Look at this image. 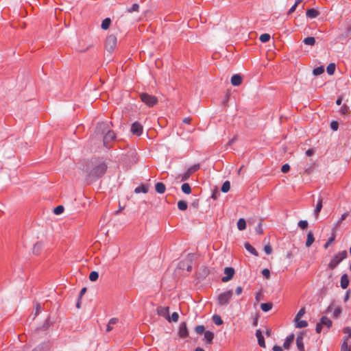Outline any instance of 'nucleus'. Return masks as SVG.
<instances>
[{
    "label": "nucleus",
    "instance_id": "1",
    "mask_svg": "<svg viewBox=\"0 0 351 351\" xmlns=\"http://www.w3.org/2000/svg\"><path fill=\"white\" fill-rule=\"evenodd\" d=\"M107 170V165L104 162L96 164L88 173V176L92 179H97L101 177Z\"/></svg>",
    "mask_w": 351,
    "mask_h": 351
},
{
    "label": "nucleus",
    "instance_id": "2",
    "mask_svg": "<svg viewBox=\"0 0 351 351\" xmlns=\"http://www.w3.org/2000/svg\"><path fill=\"white\" fill-rule=\"evenodd\" d=\"M332 326V321L327 317L323 316L317 324L315 330L317 333L326 332Z\"/></svg>",
    "mask_w": 351,
    "mask_h": 351
},
{
    "label": "nucleus",
    "instance_id": "3",
    "mask_svg": "<svg viewBox=\"0 0 351 351\" xmlns=\"http://www.w3.org/2000/svg\"><path fill=\"white\" fill-rule=\"evenodd\" d=\"M348 256V252L346 250H343L335 254L328 263V268L330 269H334L338 265Z\"/></svg>",
    "mask_w": 351,
    "mask_h": 351
},
{
    "label": "nucleus",
    "instance_id": "4",
    "mask_svg": "<svg viewBox=\"0 0 351 351\" xmlns=\"http://www.w3.org/2000/svg\"><path fill=\"white\" fill-rule=\"evenodd\" d=\"M233 295L232 290H228L220 293L217 297V302L219 306H227L231 300Z\"/></svg>",
    "mask_w": 351,
    "mask_h": 351
},
{
    "label": "nucleus",
    "instance_id": "5",
    "mask_svg": "<svg viewBox=\"0 0 351 351\" xmlns=\"http://www.w3.org/2000/svg\"><path fill=\"white\" fill-rule=\"evenodd\" d=\"M117 39L114 34L108 35L105 41L106 49L109 52L113 51L117 47Z\"/></svg>",
    "mask_w": 351,
    "mask_h": 351
},
{
    "label": "nucleus",
    "instance_id": "6",
    "mask_svg": "<svg viewBox=\"0 0 351 351\" xmlns=\"http://www.w3.org/2000/svg\"><path fill=\"white\" fill-rule=\"evenodd\" d=\"M140 97L141 101L149 107L154 106L158 102V99L155 96L147 93L141 94Z\"/></svg>",
    "mask_w": 351,
    "mask_h": 351
},
{
    "label": "nucleus",
    "instance_id": "7",
    "mask_svg": "<svg viewBox=\"0 0 351 351\" xmlns=\"http://www.w3.org/2000/svg\"><path fill=\"white\" fill-rule=\"evenodd\" d=\"M130 132L133 135L139 136L143 134V127L140 123L136 121L132 124Z\"/></svg>",
    "mask_w": 351,
    "mask_h": 351
},
{
    "label": "nucleus",
    "instance_id": "8",
    "mask_svg": "<svg viewBox=\"0 0 351 351\" xmlns=\"http://www.w3.org/2000/svg\"><path fill=\"white\" fill-rule=\"evenodd\" d=\"M116 138V134L112 130H108L104 137V145L106 147L108 148L109 143Z\"/></svg>",
    "mask_w": 351,
    "mask_h": 351
},
{
    "label": "nucleus",
    "instance_id": "9",
    "mask_svg": "<svg viewBox=\"0 0 351 351\" xmlns=\"http://www.w3.org/2000/svg\"><path fill=\"white\" fill-rule=\"evenodd\" d=\"M234 269L233 267H226L224 274H226L221 279L223 282H226L231 280L234 274Z\"/></svg>",
    "mask_w": 351,
    "mask_h": 351
},
{
    "label": "nucleus",
    "instance_id": "10",
    "mask_svg": "<svg viewBox=\"0 0 351 351\" xmlns=\"http://www.w3.org/2000/svg\"><path fill=\"white\" fill-rule=\"evenodd\" d=\"M156 311L159 316L163 317L166 319H169V308L168 306H158Z\"/></svg>",
    "mask_w": 351,
    "mask_h": 351
},
{
    "label": "nucleus",
    "instance_id": "11",
    "mask_svg": "<svg viewBox=\"0 0 351 351\" xmlns=\"http://www.w3.org/2000/svg\"><path fill=\"white\" fill-rule=\"evenodd\" d=\"M179 335L180 337H186L189 335L186 324L185 322H182L179 327Z\"/></svg>",
    "mask_w": 351,
    "mask_h": 351
},
{
    "label": "nucleus",
    "instance_id": "12",
    "mask_svg": "<svg viewBox=\"0 0 351 351\" xmlns=\"http://www.w3.org/2000/svg\"><path fill=\"white\" fill-rule=\"evenodd\" d=\"M303 335L300 334L296 338V346L299 351H304V345L303 341Z\"/></svg>",
    "mask_w": 351,
    "mask_h": 351
},
{
    "label": "nucleus",
    "instance_id": "13",
    "mask_svg": "<svg viewBox=\"0 0 351 351\" xmlns=\"http://www.w3.org/2000/svg\"><path fill=\"white\" fill-rule=\"evenodd\" d=\"M322 201H323V199L321 196L319 197L318 198V202H317V204L316 205V207L314 210V215H315V217L316 219L318 218V216H319V214L322 208Z\"/></svg>",
    "mask_w": 351,
    "mask_h": 351
},
{
    "label": "nucleus",
    "instance_id": "14",
    "mask_svg": "<svg viewBox=\"0 0 351 351\" xmlns=\"http://www.w3.org/2000/svg\"><path fill=\"white\" fill-rule=\"evenodd\" d=\"M231 83L233 86H239L242 83V77L239 74L233 75L231 77Z\"/></svg>",
    "mask_w": 351,
    "mask_h": 351
},
{
    "label": "nucleus",
    "instance_id": "15",
    "mask_svg": "<svg viewBox=\"0 0 351 351\" xmlns=\"http://www.w3.org/2000/svg\"><path fill=\"white\" fill-rule=\"evenodd\" d=\"M214 338V333L211 331L206 330L204 332V340L207 344H211Z\"/></svg>",
    "mask_w": 351,
    "mask_h": 351
},
{
    "label": "nucleus",
    "instance_id": "16",
    "mask_svg": "<svg viewBox=\"0 0 351 351\" xmlns=\"http://www.w3.org/2000/svg\"><path fill=\"white\" fill-rule=\"evenodd\" d=\"M256 336L258 339V345L261 346V347H263V348H265V340H264V337L262 335V332L260 330H257L256 331Z\"/></svg>",
    "mask_w": 351,
    "mask_h": 351
},
{
    "label": "nucleus",
    "instance_id": "17",
    "mask_svg": "<svg viewBox=\"0 0 351 351\" xmlns=\"http://www.w3.org/2000/svg\"><path fill=\"white\" fill-rule=\"evenodd\" d=\"M294 337H295L294 334H291L287 337V338L283 343L284 348L288 349L289 348L290 345L293 343V341L294 340Z\"/></svg>",
    "mask_w": 351,
    "mask_h": 351
},
{
    "label": "nucleus",
    "instance_id": "18",
    "mask_svg": "<svg viewBox=\"0 0 351 351\" xmlns=\"http://www.w3.org/2000/svg\"><path fill=\"white\" fill-rule=\"evenodd\" d=\"M341 287L342 289H345L348 287L349 285V279L347 274H343L341 277Z\"/></svg>",
    "mask_w": 351,
    "mask_h": 351
},
{
    "label": "nucleus",
    "instance_id": "19",
    "mask_svg": "<svg viewBox=\"0 0 351 351\" xmlns=\"http://www.w3.org/2000/svg\"><path fill=\"white\" fill-rule=\"evenodd\" d=\"M315 238L312 231H309L307 234V238L306 241V246L309 247L314 242Z\"/></svg>",
    "mask_w": 351,
    "mask_h": 351
},
{
    "label": "nucleus",
    "instance_id": "20",
    "mask_svg": "<svg viewBox=\"0 0 351 351\" xmlns=\"http://www.w3.org/2000/svg\"><path fill=\"white\" fill-rule=\"evenodd\" d=\"M155 190L157 193L162 194L165 192L166 186L162 182H157L155 185Z\"/></svg>",
    "mask_w": 351,
    "mask_h": 351
},
{
    "label": "nucleus",
    "instance_id": "21",
    "mask_svg": "<svg viewBox=\"0 0 351 351\" xmlns=\"http://www.w3.org/2000/svg\"><path fill=\"white\" fill-rule=\"evenodd\" d=\"M306 16L310 19H315L319 15V12L313 8L307 10L306 12Z\"/></svg>",
    "mask_w": 351,
    "mask_h": 351
},
{
    "label": "nucleus",
    "instance_id": "22",
    "mask_svg": "<svg viewBox=\"0 0 351 351\" xmlns=\"http://www.w3.org/2000/svg\"><path fill=\"white\" fill-rule=\"evenodd\" d=\"M118 322H119V319L117 318H111L109 320L108 324L107 325L106 331L107 332L111 331L113 329L112 326L114 324H117L118 323Z\"/></svg>",
    "mask_w": 351,
    "mask_h": 351
},
{
    "label": "nucleus",
    "instance_id": "23",
    "mask_svg": "<svg viewBox=\"0 0 351 351\" xmlns=\"http://www.w3.org/2000/svg\"><path fill=\"white\" fill-rule=\"evenodd\" d=\"M245 248L246 249L247 251H248L252 254H253L254 256H258V252L256 250V249L252 245H251L249 243H245Z\"/></svg>",
    "mask_w": 351,
    "mask_h": 351
},
{
    "label": "nucleus",
    "instance_id": "24",
    "mask_svg": "<svg viewBox=\"0 0 351 351\" xmlns=\"http://www.w3.org/2000/svg\"><path fill=\"white\" fill-rule=\"evenodd\" d=\"M295 326L298 328H306L308 326L306 321L294 319Z\"/></svg>",
    "mask_w": 351,
    "mask_h": 351
},
{
    "label": "nucleus",
    "instance_id": "25",
    "mask_svg": "<svg viewBox=\"0 0 351 351\" xmlns=\"http://www.w3.org/2000/svg\"><path fill=\"white\" fill-rule=\"evenodd\" d=\"M272 306L273 304L271 302L262 303L261 304V308L264 312H268L271 309Z\"/></svg>",
    "mask_w": 351,
    "mask_h": 351
},
{
    "label": "nucleus",
    "instance_id": "26",
    "mask_svg": "<svg viewBox=\"0 0 351 351\" xmlns=\"http://www.w3.org/2000/svg\"><path fill=\"white\" fill-rule=\"evenodd\" d=\"M343 342L341 347V351H351V348L348 344V338L343 337Z\"/></svg>",
    "mask_w": 351,
    "mask_h": 351
},
{
    "label": "nucleus",
    "instance_id": "27",
    "mask_svg": "<svg viewBox=\"0 0 351 351\" xmlns=\"http://www.w3.org/2000/svg\"><path fill=\"white\" fill-rule=\"evenodd\" d=\"M237 228L239 230H243L246 228V221L244 219L241 218L237 221Z\"/></svg>",
    "mask_w": 351,
    "mask_h": 351
},
{
    "label": "nucleus",
    "instance_id": "28",
    "mask_svg": "<svg viewBox=\"0 0 351 351\" xmlns=\"http://www.w3.org/2000/svg\"><path fill=\"white\" fill-rule=\"evenodd\" d=\"M134 192L136 193H146L148 192V188H147V186H146L145 185H141V186L136 187L134 190Z\"/></svg>",
    "mask_w": 351,
    "mask_h": 351
},
{
    "label": "nucleus",
    "instance_id": "29",
    "mask_svg": "<svg viewBox=\"0 0 351 351\" xmlns=\"http://www.w3.org/2000/svg\"><path fill=\"white\" fill-rule=\"evenodd\" d=\"M181 189L185 194H189L191 192V188L188 183H184L181 186Z\"/></svg>",
    "mask_w": 351,
    "mask_h": 351
},
{
    "label": "nucleus",
    "instance_id": "30",
    "mask_svg": "<svg viewBox=\"0 0 351 351\" xmlns=\"http://www.w3.org/2000/svg\"><path fill=\"white\" fill-rule=\"evenodd\" d=\"M111 23V20L109 18H106L105 19L102 23H101V27L103 29H108L110 27V25Z\"/></svg>",
    "mask_w": 351,
    "mask_h": 351
},
{
    "label": "nucleus",
    "instance_id": "31",
    "mask_svg": "<svg viewBox=\"0 0 351 351\" xmlns=\"http://www.w3.org/2000/svg\"><path fill=\"white\" fill-rule=\"evenodd\" d=\"M304 43L308 45H313L315 43V39L314 37L308 36L304 39Z\"/></svg>",
    "mask_w": 351,
    "mask_h": 351
},
{
    "label": "nucleus",
    "instance_id": "32",
    "mask_svg": "<svg viewBox=\"0 0 351 351\" xmlns=\"http://www.w3.org/2000/svg\"><path fill=\"white\" fill-rule=\"evenodd\" d=\"M187 203L184 201V200H180L178 202V208L180 210H185L187 209Z\"/></svg>",
    "mask_w": 351,
    "mask_h": 351
},
{
    "label": "nucleus",
    "instance_id": "33",
    "mask_svg": "<svg viewBox=\"0 0 351 351\" xmlns=\"http://www.w3.org/2000/svg\"><path fill=\"white\" fill-rule=\"evenodd\" d=\"M213 321L217 326H220L223 324L221 317L218 315H214L213 316Z\"/></svg>",
    "mask_w": 351,
    "mask_h": 351
},
{
    "label": "nucleus",
    "instance_id": "34",
    "mask_svg": "<svg viewBox=\"0 0 351 351\" xmlns=\"http://www.w3.org/2000/svg\"><path fill=\"white\" fill-rule=\"evenodd\" d=\"M349 215V213L346 212V213H344L341 217H340V219L336 222L335 223V228H338L339 226H340L341 223H342V221L343 220H345L346 219V217Z\"/></svg>",
    "mask_w": 351,
    "mask_h": 351
},
{
    "label": "nucleus",
    "instance_id": "35",
    "mask_svg": "<svg viewBox=\"0 0 351 351\" xmlns=\"http://www.w3.org/2000/svg\"><path fill=\"white\" fill-rule=\"evenodd\" d=\"M178 318H179L178 313L176 312H174L172 313L171 316L169 315V319H167V320L169 322H178Z\"/></svg>",
    "mask_w": 351,
    "mask_h": 351
},
{
    "label": "nucleus",
    "instance_id": "36",
    "mask_svg": "<svg viewBox=\"0 0 351 351\" xmlns=\"http://www.w3.org/2000/svg\"><path fill=\"white\" fill-rule=\"evenodd\" d=\"M230 189V182L229 181H226L225 182H223V184H222V186H221V191L223 193H227L229 191Z\"/></svg>",
    "mask_w": 351,
    "mask_h": 351
},
{
    "label": "nucleus",
    "instance_id": "37",
    "mask_svg": "<svg viewBox=\"0 0 351 351\" xmlns=\"http://www.w3.org/2000/svg\"><path fill=\"white\" fill-rule=\"evenodd\" d=\"M324 71V68L323 66H317L315 68L313 71V73L315 75H319L323 73Z\"/></svg>",
    "mask_w": 351,
    "mask_h": 351
},
{
    "label": "nucleus",
    "instance_id": "38",
    "mask_svg": "<svg viewBox=\"0 0 351 351\" xmlns=\"http://www.w3.org/2000/svg\"><path fill=\"white\" fill-rule=\"evenodd\" d=\"M191 176V175L189 173V171H186L184 173L180 174L178 176V178H180V180L182 182L188 180Z\"/></svg>",
    "mask_w": 351,
    "mask_h": 351
},
{
    "label": "nucleus",
    "instance_id": "39",
    "mask_svg": "<svg viewBox=\"0 0 351 351\" xmlns=\"http://www.w3.org/2000/svg\"><path fill=\"white\" fill-rule=\"evenodd\" d=\"M327 73L329 75H332L335 71V64L334 63H330L326 68Z\"/></svg>",
    "mask_w": 351,
    "mask_h": 351
},
{
    "label": "nucleus",
    "instance_id": "40",
    "mask_svg": "<svg viewBox=\"0 0 351 351\" xmlns=\"http://www.w3.org/2000/svg\"><path fill=\"white\" fill-rule=\"evenodd\" d=\"M99 278V274L98 272L95 271H93L90 272L89 275V279L90 281H96Z\"/></svg>",
    "mask_w": 351,
    "mask_h": 351
},
{
    "label": "nucleus",
    "instance_id": "41",
    "mask_svg": "<svg viewBox=\"0 0 351 351\" xmlns=\"http://www.w3.org/2000/svg\"><path fill=\"white\" fill-rule=\"evenodd\" d=\"M139 11V5L137 3H134L132 7L127 9V12L129 13L133 12H138Z\"/></svg>",
    "mask_w": 351,
    "mask_h": 351
},
{
    "label": "nucleus",
    "instance_id": "42",
    "mask_svg": "<svg viewBox=\"0 0 351 351\" xmlns=\"http://www.w3.org/2000/svg\"><path fill=\"white\" fill-rule=\"evenodd\" d=\"M259 39L263 43H267L270 39V35L269 34H263L261 35Z\"/></svg>",
    "mask_w": 351,
    "mask_h": 351
},
{
    "label": "nucleus",
    "instance_id": "43",
    "mask_svg": "<svg viewBox=\"0 0 351 351\" xmlns=\"http://www.w3.org/2000/svg\"><path fill=\"white\" fill-rule=\"evenodd\" d=\"M200 166L199 164H197V165H194L193 166H191V167H189L187 171H189V173L191 175H192L193 173H194L195 172H196L199 169Z\"/></svg>",
    "mask_w": 351,
    "mask_h": 351
},
{
    "label": "nucleus",
    "instance_id": "44",
    "mask_svg": "<svg viewBox=\"0 0 351 351\" xmlns=\"http://www.w3.org/2000/svg\"><path fill=\"white\" fill-rule=\"evenodd\" d=\"M339 112L343 115L347 114L349 112V107L346 104H343L340 108Z\"/></svg>",
    "mask_w": 351,
    "mask_h": 351
},
{
    "label": "nucleus",
    "instance_id": "45",
    "mask_svg": "<svg viewBox=\"0 0 351 351\" xmlns=\"http://www.w3.org/2000/svg\"><path fill=\"white\" fill-rule=\"evenodd\" d=\"M306 313V309L304 307H302L300 308V310L298 312L295 319H300Z\"/></svg>",
    "mask_w": 351,
    "mask_h": 351
},
{
    "label": "nucleus",
    "instance_id": "46",
    "mask_svg": "<svg viewBox=\"0 0 351 351\" xmlns=\"http://www.w3.org/2000/svg\"><path fill=\"white\" fill-rule=\"evenodd\" d=\"M298 225L301 229L304 230L308 227V221L306 220H300Z\"/></svg>",
    "mask_w": 351,
    "mask_h": 351
},
{
    "label": "nucleus",
    "instance_id": "47",
    "mask_svg": "<svg viewBox=\"0 0 351 351\" xmlns=\"http://www.w3.org/2000/svg\"><path fill=\"white\" fill-rule=\"evenodd\" d=\"M64 209V208L63 206H57L56 208H54V211L53 212H54V213L56 215H60V214L63 213Z\"/></svg>",
    "mask_w": 351,
    "mask_h": 351
},
{
    "label": "nucleus",
    "instance_id": "48",
    "mask_svg": "<svg viewBox=\"0 0 351 351\" xmlns=\"http://www.w3.org/2000/svg\"><path fill=\"white\" fill-rule=\"evenodd\" d=\"M204 330H205V328L202 325L197 326L195 328V332L198 334H202V333L204 332Z\"/></svg>",
    "mask_w": 351,
    "mask_h": 351
},
{
    "label": "nucleus",
    "instance_id": "49",
    "mask_svg": "<svg viewBox=\"0 0 351 351\" xmlns=\"http://www.w3.org/2000/svg\"><path fill=\"white\" fill-rule=\"evenodd\" d=\"M41 248V244L39 243H36L34 245V247H33V252L34 254H38L39 253V250H40Z\"/></svg>",
    "mask_w": 351,
    "mask_h": 351
},
{
    "label": "nucleus",
    "instance_id": "50",
    "mask_svg": "<svg viewBox=\"0 0 351 351\" xmlns=\"http://www.w3.org/2000/svg\"><path fill=\"white\" fill-rule=\"evenodd\" d=\"M343 332L345 333V334H347L348 336L346 337V338H348V339L349 338H351V328L349 327V326H347V327H345L343 330Z\"/></svg>",
    "mask_w": 351,
    "mask_h": 351
},
{
    "label": "nucleus",
    "instance_id": "51",
    "mask_svg": "<svg viewBox=\"0 0 351 351\" xmlns=\"http://www.w3.org/2000/svg\"><path fill=\"white\" fill-rule=\"evenodd\" d=\"M338 128H339V123L337 121H332L331 123H330V128L334 130V131H336L338 130Z\"/></svg>",
    "mask_w": 351,
    "mask_h": 351
},
{
    "label": "nucleus",
    "instance_id": "52",
    "mask_svg": "<svg viewBox=\"0 0 351 351\" xmlns=\"http://www.w3.org/2000/svg\"><path fill=\"white\" fill-rule=\"evenodd\" d=\"M290 169V166L289 164H285L282 165L281 168V171L282 173H287Z\"/></svg>",
    "mask_w": 351,
    "mask_h": 351
},
{
    "label": "nucleus",
    "instance_id": "53",
    "mask_svg": "<svg viewBox=\"0 0 351 351\" xmlns=\"http://www.w3.org/2000/svg\"><path fill=\"white\" fill-rule=\"evenodd\" d=\"M264 251L267 254H270L272 252V248L270 245H267L264 247Z\"/></svg>",
    "mask_w": 351,
    "mask_h": 351
},
{
    "label": "nucleus",
    "instance_id": "54",
    "mask_svg": "<svg viewBox=\"0 0 351 351\" xmlns=\"http://www.w3.org/2000/svg\"><path fill=\"white\" fill-rule=\"evenodd\" d=\"M256 232L257 234H262L263 232V228H262V225L261 223H260L256 228Z\"/></svg>",
    "mask_w": 351,
    "mask_h": 351
},
{
    "label": "nucleus",
    "instance_id": "55",
    "mask_svg": "<svg viewBox=\"0 0 351 351\" xmlns=\"http://www.w3.org/2000/svg\"><path fill=\"white\" fill-rule=\"evenodd\" d=\"M262 274L267 278H269L270 277V271L268 269H264L262 271Z\"/></svg>",
    "mask_w": 351,
    "mask_h": 351
},
{
    "label": "nucleus",
    "instance_id": "56",
    "mask_svg": "<svg viewBox=\"0 0 351 351\" xmlns=\"http://www.w3.org/2000/svg\"><path fill=\"white\" fill-rule=\"evenodd\" d=\"M335 240V237H330L328 241L325 243L324 245V248L326 249L328 247V246L330 245V243H332L333 242V241Z\"/></svg>",
    "mask_w": 351,
    "mask_h": 351
},
{
    "label": "nucleus",
    "instance_id": "57",
    "mask_svg": "<svg viewBox=\"0 0 351 351\" xmlns=\"http://www.w3.org/2000/svg\"><path fill=\"white\" fill-rule=\"evenodd\" d=\"M297 7H298V6H297L296 5L293 4V5L291 7V8L289 10L287 14H288V15H290V14H291L293 12H294Z\"/></svg>",
    "mask_w": 351,
    "mask_h": 351
},
{
    "label": "nucleus",
    "instance_id": "58",
    "mask_svg": "<svg viewBox=\"0 0 351 351\" xmlns=\"http://www.w3.org/2000/svg\"><path fill=\"white\" fill-rule=\"evenodd\" d=\"M341 310L340 308H335V311L333 313L334 316L336 317H338L339 315V314L341 313Z\"/></svg>",
    "mask_w": 351,
    "mask_h": 351
},
{
    "label": "nucleus",
    "instance_id": "59",
    "mask_svg": "<svg viewBox=\"0 0 351 351\" xmlns=\"http://www.w3.org/2000/svg\"><path fill=\"white\" fill-rule=\"evenodd\" d=\"M242 291H243V289H242L241 287H240V286L237 287V289H236V294L237 295L241 294Z\"/></svg>",
    "mask_w": 351,
    "mask_h": 351
},
{
    "label": "nucleus",
    "instance_id": "60",
    "mask_svg": "<svg viewBox=\"0 0 351 351\" xmlns=\"http://www.w3.org/2000/svg\"><path fill=\"white\" fill-rule=\"evenodd\" d=\"M273 351H282V349L280 346H274L273 347Z\"/></svg>",
    "mask_w": 351,
    "mask_h": 351
},
{
    "label": "nucleus",
    "instance_id": "61",
    "mask_svg": "<svg viewBox=\"0 0 351 351\" xmlns=\"http://www.w3.org/2000/svg\"><path fill=\"white\" fill-rule=\"evenodd\" d=\"M341 102H342V97H341V96H339V97L337 98V101H336V104H337V105L339 106V105H341Z\"/></svg>",
    "mask_w": 351,
    "mask_h": 351
},
{
    "label": "nucleus",
    "instance_id": "62",
    "mask_svg": "<svg viewBox=\"0 0 351 351\" xmlns=\"http://www.w3.org/2000/svg\"><path fill=\"white\" fill-rule=\"evenodd\" d=\"M313 150L311 149H308L306 152V155L308 156H311L313 154Z\"/></svg>",
    "mask_w": 351,
    "mask_h": 351
},
{
    "label": "nucleus",
    "instance_id": "63",
    "mask_svg": "<svg viewBox=\"0 0 351 351\" xmlns=\"http://www.w3.org/2000/svg\"><path fill=\"white\" fill-rule=\"evenodd\" d=\"M86 291V289L84 287V288H82L80 291V298H81Z\"/></svg>",
    "mask_w": 351,
    "mask_h": 351
},
{
    "label": "nucleus",
    "instance_id": "64",
    "mask_svg": "<svg viewBox=\"0 0 351 351\" xmlns=\"http://www.w3.org/2000/svg\"><path fill=\"white\" fill-rule=\"evenodd\" d=\"M190 121H191V119L189 118V117L184 118L183 119V122L185 123H189Z\"/></svg>",
    "mask_w": 351,
    "mask_h": 351
}]
</instances>
